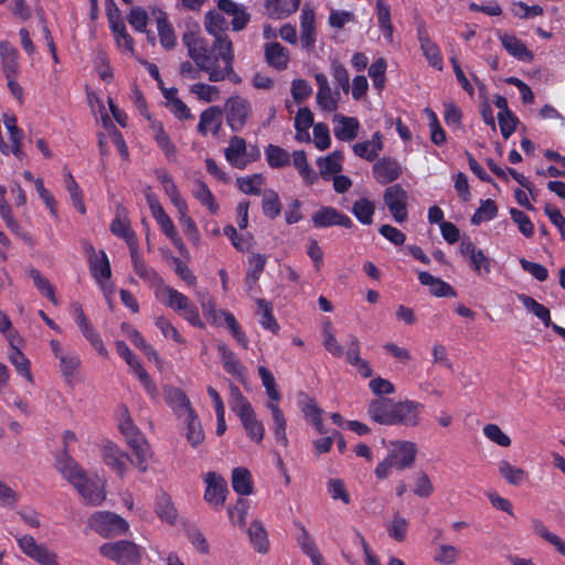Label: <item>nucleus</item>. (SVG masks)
<instances>
[{
  "label": "nucleus",
  "instance_id": "nucleus-26",
  "mask_svg": "<svg viewBox=\"0 0 565 565\" xmlns=\"http://www.w3.org/2000/svg\"><path fill=\"white\" fill-rule=\"evenodd\" d=\"M460 253L469 260V265L478 274L489 271L490 262L488 257L483 254L481 249H478L471 241H461Z\"/></svg>",
  "mask_w": 565,
  "mask_h": 565
},
{
  "label": "nucleus",
  "instance_id": "nucleus-41",
  "mask_svg": "<svg viewBox=\"0 0 565 565\" xmlns=\"http://www.w3.org/2000/svg\"><path fill=\"white\" fill-rule=\"evenodd\" d=\"M89 264L92 274L96 279H108L110 277V265L104 250H95L90 247Z\"/></svg>",
  "mask_w": 565,
  "mask_h": 565
},
{
  "label": "nucleus",
  "instance_id": "nucleus-24",
  "mask_svg": "<svg viewBox=\"0 0 565 565\" xmlns=\"http://www.w3.org/2000/svg\"><path fill=\"white\" fill-rule=\"evenodd\" d=\"M417 38L419 41L420 50L426 57L428 64L434 68L441 71L444 67L443 57L438 45L429 38L428 31L424 25L417 29Z\"/></svg>",
  "mask_w": 565,
  "mask_h": 565
},
{
  "label": "nucleus",
  "instance_id": "nucleus-23",
  "mask_svg": "<svg viewBox=\"0 0 565 565\" xmlns=\"http://www.w3.org/2000/svg\"><path fill=\"white\" fill-rule=\"evenodd\" d=\"M396 402L388 398L374 399L370 403V417L381 425H394Z\"/></svg>",
  "mask_w": 565,
  "mask_h": 565
},
{
  "label": "nucleus",
  "instance_id": "nucleus-39",
  "mask_svg": "<svg viewBox=\"0 0 565 565\" xmlns=\"http://www.w3.org/2000/svg\"><path fill=\"white\" fill-rule=\"evenodd\" d=\"M279 401L280 399H269L267 407L270 411L274 420V434L276 441L284 447H287L288 438L286 434V419L281 409L279 408Z\"/></svg>",
  "mask_w": 565,
  "mask_h": 565
},
{
  "label": "nucleus",
  "instance_id": "nucleus-34",
  "mask_svg": "<svg viewBox=\"0 0 565 565\" xmlns=\"http://www.w3.org/2000/svg\"><path fill=\"white\" fill-rule=\"evenodd\" d=\"M0 56L2 71L6 77H18L20 65L18 63L19 53L8 42L0 43Z\"/></svg>",
  "mask_w": 565,
  "mask_h": 565
},
{
  "label": "nucleus",
  "instance_id": "nucleus-55",
  "mask_svg": "<svg viewBox=\"0 0 565 565\" xmlns=\"http://www.w3.org/2000/svg\"><path fill=\"white\" fill-rule=\"evenodd\" d=\"M64 184H65L66 191L68 192V194L73 201L74 207L81 214H85L86 207H85V203L83 200L82 190L70 171H66L64 173Z\"/></svg>",
  "mask_w": 565,
  "mask_h": 565
},
{
  "label": "nucleus",
  "instance_id": "nucleus-50",
  "mask_svg": "<svg viewBox=\"0 0 565 565\" xmlns=\"http://www.w3.org/2000/svg\"><path fill=\"white\" fill-rule=\"evenodd\" d=\"M129 446L132 448L134 455L136 456V461H132V463H135L140 471L145 472L147 470V462L151 457L148 443L143 436H137L130 439Z\"/></svg>",
  "mask_w": 565,
  "mask_h": 565
},
{
  "label": "nucleus",
  "instance_id": "nucleus-25",
  "mask_svg": "<svg viewBox=\"0 0 565 565\" xmlns=\"http://www.w3.org/2000/svg\"><path fill=\"white\" fill-rule=\"evenodd\" d=\"M103 461L114 472L124 476L126 471V462L129 459L127 454L121 451L115 444L107 441L100 448Z\"/></svg>",
  "mask_w": 565,
  "mask_h": 565
},
{
  "label": "nucleus",
  "instance_id": "nucleus-40",
  "mask_svg": "<svg viewBox=\"0 0 565 565\" xmlns=\"http://www.w3.org/2000/svg\"><path fill=\"white\" fill-rule=\"evenodd\" d=\"M499 39L502 46L513 57L524 62H529L533 58L532 52L527 50L525 44L514 35L501 34Z\"/></svg>",
  "mask_w": 565,
  "mask_h": 565
},
{
  "label": "nucleus",
  "instance_id": "nucleus-4",
  "mask_svg": "<svg viewBox=\"0 0 565 565\" xmlns=\"http://www.w3.org/2000/svg\"><path fill=\"white\" fill-rule=\"evenodd\" d=\"M204 26L206 32L214 36L213 52H218L221 61H226L227 64H230V61H234L233 44L225 33L228 22L224 15L217 11L207 12L204 19Z\"/></svg>",
  "mask_w": 565,
  "mask_h": 565
},
{
  "label": "nucleus",
  "instance_id": "nucleus-31",
  "mask_svg": "<svg viewBox=\"0 0 565 565\" xmlns=\"http://www.w3.org/2000/svg\"><path fill=\"white\" fill-rule=\"evenodd\" d=\"M222 126V110L217 106H212L200 115V121L198 125V130L202 135H207L211 132L212 135H217Z\"/></svg>",
  "mask_w": 565,
  "mask_h": 565
},
{
  "label": "nucleus",
  "instance_id": "nucleus-32",
  "mask_svg": "<svg viewBox=\"0 0 565 565\" xmlns=\"http://www.w3.org/2000/svg\"><path fill=\"white\" fill-rule=\"evenodd\" d=\"M217 351L221 355V361L224 370L237 377L238 380H243L245 376V367L241 363L239 359L236 354L227 348L225 343H217Z\"/></svg>",
  "mask_w": 565,
  "mask_h": 565
},
{
  "label": "nucleus",
  "instance_id": "nucleus-13",
  "mask_svg": "<svg viewBox=\"0 0 565 565\" xmlns=\"http://www.w3.org/2000/svg\"><path fill=\"white\" fill-rule=\"evenodd\" d=\"M203 313L206 316H211L214 320L217 319L218 316L224 317V322L226 327L230 329L232 335L235 340L244 348H248V339L244 331L242 330L239 323L236 318L227 311H217L215 308V303L212 299H203L202 302Z\"/></svg>",
  "mask_w": 565,
  "mask_h": 565
},
{
  "label": "nucleus",
  "instance_id": "nucleus-28",
  "mask_svg": "<svg viewBox=\"0 0 565 565\" xmlns=\"http://www.w3.org/2000/svg\"><path fill=\"white\" fill-rule=\"evenodd\" d=\"M347 347H348V350L345 353L347 361L351 365L355 366L358 369L359 373L363 377H370L372 375V369L367 361H364L360 358V341H359V339L355 335L350 334L347 339Z\"/></svg>",
  "mask_w": 565,
  "mask_h": 565
},
{
  "label": "nucleus",
  "instance_id": "nucleus-57",
  "mask_svg": "<svg viewBox=\"0 0 565 565\" xmlns=\"http://www.w3.org/2000/svg\"><path fill=\"white\" fill-rule=\"evenodd\" d=\"M265 178L262 173L237 178V188L245 194L259 195Z\"/></svg>",
  "mask_w": 565,
  "mask_h": 565
},
{
  "label": "nucleus",
  "instance_id": "nucleus-20",
  "mask_svg": "<svg viewBox=\"0 0 565 565\" xmlns=\"http://www.w3.org/2000/svg\"><path fill=\"white\" fill-rule=\"evenodd\" d=\"M372 171L374 179L379 183L387 184L397 180L402 174L403 169L396 159L384 157L373 166Z\"/></svg>",
  "mask_w": 565,
  "mask_h": 565
},
{
  "label": "nucleus",
  "instance_id": "nucleus-1",
  "mask_svg": "<svg viewBox=\"0 0 565 565\" xmlns=\"http://www.w3.org/2000/svg\"><path fill=\"white\" fill-rule=\"evenodd\" d=\"M183 44L188 47L189 56L193 60L195 65L209 74L211 82H220L226 78L232 73V62L227 64L222 61L223 65H218L217 61L221 60L218 52H215L214 58L211 57L207 41L192 31H188L182 36Z\"/></svg>",
  "mask_w": 565,
  "mask_h": 565
},
{
  "label": "nucleus",
  "instance_id": "nucleus-37",
  "mask_svg": "<svg viewBox=\"0 0 565 565\" xmlns=\"http://www.w3.org/2000/svg\"><path fill=\"white\" fill-rule=\"evenodd\" d=\"M173 206L178 211V220L181 226L183 227L185 236L195 245H198L200 243V233L195 222L189 215L188 203L184 200L179 202L178 204H174Z\"/></svg>",
  "mask_w": 565,
  "mask_h": 565
},
{
  "label": "nucleus",
  "instance_id": "nucleus-42",
  "mask_svg": "<svg viewBox=\"0 0 565 565\" xmlns=\"http://www.w3.org/2000/svg\"><path fill=\"white\" fill-rule=\"evenodd\" d=\"M533 532L555 547V550L565 557V540L561 539L555 533H552L547 526L539 519L531 521Z\"/></svg>",
  "mask_w": 565,
  "mask_h": 565
},
{
  "label": "nucleus",
  "instance_id": "nucleus-64",
  "mask_svg": "<svg viewBox=\"0 0 565 565\" xmlns=\"http://www.w3.org/2000/svg\"><path fill=\"white\" fill-rule=\"evenodd\" d=\"M331 75L338 87L344 93L350 92V76L348 70L339 61L333 60L330 65Z\"/></svg>",
  "mask_w": 565,
  "mask_h": 565
},
{
  "label": "nucleus",
  "instance_id": "nucleus-15",
  "mask_svg": "<svg viewBox=\"0 0 565 565\" xmlns=\"http://www.w3.org/2000/svg\"><path fill=\"white\" fill-rule=\"evenodd\" d=\"M116 350L117 353L125 359L127 364L135 371L136 375L142 383L143 387L153 396L157 393V387L154 383L151 381L147 371L142 367L137 356L131 352L129 347L121 340L116 341Z\"/></svg>",
  "mask_w": 565,
  "mask_h": 565
},
{
  "label": "nucleus",
  "instance_id": "nucleus-6",
  "mask_svg": "<svg viewBox=\"0 0 565 565\" xmlns=\"http://www.w3.org/2000/svg\"><path fill=\"white\" fill-rule=\"evenodd\" d=\"M145 198L152 217L158 223L161 232L171 241V243L179 249L184 248L183 241L179 235L171 217L164 212L157 195L150 188L145 189Z\"/></svg>",
  "mask_w": 565,
  "mask_h": 565
},
{
  "label": "nucleus",
  "instance_id": "nucleus-45",
  "mask_svg": "<svg viewBox=\"0 0 565 565\" xmlns=\"http://www.w3.org/2000/svg\"><path fill=\"white\" fill-rule=\"evenodd\" d=\"M299 527V534L297 536V542L300 545L302 552L308 555L313 563V565H320L321 561H323L322 555L319 553L313 539L310 536L309 532L302 524H297Z\"/></svg>",
  "mask_w": 565,
  "mask_h": 565
},
{
  "label": "nucleus",
  "instance_id": "nucleus-12",
  "mask_svg": "<svg viewBox=\"0 0 565 565\" xmlns=\"http://www.w3.org/2000/svg\"><path fill=\"white\" fill-rule=\"evenodd\" d=\"M227 162L237 169H245L256 159V154L249 153L244 138L234 136L230 139L228 146L224 149Z\"/></svg>",
  "mask_w": 565,
  "mask_h": 565
},
{
  "label": "nucleus",
  "instance_id": "nucleus-21",
  "mask_svg": "<svg viewBox=\"0 0 565 565\" xmlns=\"http://www.w3.org/2000/svg\"><path fill=\"white\" fill-rule=\"evenodd\" d=\"M423 404L414 401L396 402L394 425L415 427L419 424Z\"/></svg>",
  "mask_w": 565,
  "mask_h": 565
},
{
  "label": "nucleus",
  "instance_id": "nucleus-38",
  "mask_svg": "<svg viewBox=\"0 0 565 565\" xmlns=\"http://www.w3.org/2000/svg\"><path fill=\"white\" fill-rule=\"evenodd\" d=\"M236 415L239 417L248 437L256 443H260L264 438V426L257 419L253 407Z\"/></svg>",
  "mask_w": 565,
  "mask_h": 565
},
{
  "label": "nucleus",
  "instance_id": "nucleus-5",
  "mask_svg": "<svg viewBox=\"0 0 565 565\" xmlns=\"http://www.w3.org/2000/svg\"><path fill=\"white\" fill-rule=\"evenodd\" d=\"M102 556L118 565H137L141 559L140 547L131 541H116L99 546Z\"/></svg>",
  "mask_w": 565,
  "mask_h": 565
},
{
  "label": "nucleus",
  "instance_id": "nucleus-46",
  "mask_svg": "<svg viewBox=\"0 0 565 565\" xmlns=\"http://www.w3.org/2000/svg\"><path fill=\"white\" fill-rule=\"evenodd\" d=\"M498 469L500 476L511 486H521L529 477L524 469L512 466L508 460L499 461Z\"/></svg>",
  "mask_w": 565,
  "mask_h": 565
},
{
  "label": "nucleus",
  "instance_id": "nucleus-16",
  "mask_svg": "<svg viewBox=\"0 0 565 565\" xmlns=\"http://www.w3.org/2000/svg\"><path fill=\"white\" fill-rule=\"evenodd\" d=\"M299 20L301 45L307 51H310L317 41V23L316 11L309 3H305L302 7Z\"/></svg>",
  "mask_w": 565,
  "mask_h": 565
},
{
  "label": "nucleus",
  "instance_id": "nucleus-22",
  "mask_svg": "<svg viewBox=\"0 0 565 565\" xmlns=\"http://www.w3.org/2000/svg\"><path fill=\"white\" fill-rule=\"evenodd\" d=\"M334 137L344 142L354 140L360 130V122L355 117L337 114L333 116Z\"/></svg>",
  "mask_w": 565,
  "mask_h": 565
},
{
  "label": "nucleus",
  "instance_id": "nucleus-47",
  "mask_svg": "<svg viewBox=\"0 0 565 565\" xmlns=\"http://www.w3.org/2000/svg\"><path fill=\"white\" fill-rule=\"evenodd\" d=\"M518 299L522 302L524 309L529 313H532L537 319H540L545 327L551 326V313L547 307L524 294L518 295Z\"/></svg>",
  "mask_w": 565,
  "mask_h": 565
},
{
  "label": "nucleus",
  "instance_id": "nucleus-7",
  "mask_svg": "<svg viewBox=\"0 0 565 565\" xmlns=\"http://www.w3.org/2000/svg\"><path fill=\"white\" fill-rule=\"evenodd\" d=\"M225 120L232 131H241L252 118L253 108L250 102L241 96L233 95L224 104Z\"/></svg>",
  "mask_w": 565,
  "mask_h": 565
},
{
  "label": "nucleus",
  "instance_id": "nucleus-17",
  "mask_svg": "<svg viewBox=\"0 0 565 565\" xmlns=\"http://www.w3.org/2000/svg\"><path fill=\"white\" fill-rule=\"evenodd\" d=\"M204 481L206 483L204 500L215 509H221L225 503L227 492L225 479L215 472H207Z\"/></svg>",
  "mask_w": 565,
  "mask_h": 565
},
{
  "label": "nucleus",
  "instance_id": "nucleus-9",
  "mask_svg": "<svg viewBox=\"0 0 565 565\" xmlns=\"http://www.w3.org/2000/svg\"><path fill=\"white\" fill-rule=\"evenodd\" d=\"M88 524L96 533L105 537L122 535L129 529L125 519L108 511L95 512L88 519Z\"/></svg>",
  "mask_w": 565,
  "mask_h": 565
},
{
  "label": "nucleus",
  "instance_id": "nucleus-56",
  "mask_svg": "<svg viewBox=\"0 0 565 565\" xmlns=\"http://www.w3.org/2000/svg\"><path fill=\"white\" fill-rule=\"evenodd\" d=\"M265 156L268 166L274 169L284 168L290 162V154L276 145H268L265 149Z\"/></svg>",
  "mask_w": 565,
  "mask_h": 565
},
{
  "label": "nucleus",
  "instance_id": "nucleus-52",
  "mask_svg": "<svg viewBox=\"0 0 565 565\" xmlns=\"http://www.w3.org/2000/svg\"><path fill=\"white\" fill-rule=\"evenodd\" d=\"M249 541L258 553H267L269 542L267 532L260 521H253L248 527Z\"/></svg>",
  "mask_w": 565,
  "mask_h": 565
},
{
  "label": "nucleus",
  "instance_id": "nucleus-53",
  "mask_svg": "<svg viewBox=\"0 0 565 565\" xmlns=\"http://www.w3.org/2000/svg\"><path fill=\"white\" fill-rule=\"evenodd\" d=\"M343 156L340 151H333L326 158L318 159L317 163L320 169V173L324 179L340 172L342 170Z\"/></svg>",
  "mask_w": 565,
  "mask_h": 565
},
{
  "label": "nucleus",
  "instance_id": "nucleus-59",
  "mask_svg": "<svg viewBox=\"0 0 565 565\" xmlns=\"http://www.w3.org/2000/svg\"><path fill=\"white\" fill-rule=\"evenodd\" d=\"M266 57L268 63L278 70L285 68L289 60L286 49L279 43H271L267 45Z\"/></svg>",
  "mask_w": 565,
  "mask_h": 565
},
{
  "label": "nucleus",
  "instance_id": "nucleus-10",
  "mask_svg": "<svg viewBox=\"0 0 565 565\" xmlns=\"http://www.w3.org/2000/svg\"><path fill=\"white\" fill-rule=\"evenodd\" d=\"M17 543L24 555L40 565H61L57 554L49 550L44 544L38 543L31 535H17Z\"/></svg>",
  "mask_w": 565,
  "mask_h": 565
},
{
  "label": "nucleus",
  "instance_id": "nucleus-27",
  "mask_svg": "<svg viewBox=\"0 0 565 565\" xmlns=\"http://www.w3.org/2000/svg\"><path fill=\"white\" fill-rule=\"evenodd\" d=\"M57 470L74 487L87 476L79 465L66 452L56 462Z\"/></svg>",
  "mask_w": 565,
  "mask_h": 565
},
{
  "label": "nucleus",
  "instance_id": "nucleus-62",
  "mask_svg": "<svg viewBox=\"0 0 565 565\" xmlns=\"http://www.w3.org/2000/svg\"><path fill=\"white\" fill-rule=\"evenodd\" d=\"M316 100L322 110L332 113L338 109L339 93L332 92L331 87L328 86L317 90Z\"/></svg>",
  "mask_w": 565,
  "mask_h": 565
},
{
  "label": "nucleus",
  "instance_id": "nucleus-49",
  "mask_svg": "<svg viewBox=\"0 0 565 565\" xmlns=\"http://www.w3.org/2000/svg\"><path fill=\"white\" fill-rule=\"evenodd\" d=\"M185 423V437L192 447H198L204 440V431L201 425V422L195 414L189 413V415L184 416Z\"/></svg>",
  "mask_w": 565,
  "mask_h": 565
},
{
  "label": "nucleus",
  "instance_id": "nucleus-19",
  "mask_svg": "<svg viewBox=\"0 0 565 565\" xmlns=\"http://www.w3.org/2000/svg\"><path fill=\"white\" fill-rule=\"evenodd\" d=\"M75 488L84 500L92 505H99L106 499L104 482L97 477L86 476Z\"/></svg>",
  "mask_w": 565,
  "mask_h": 565
},
{
  "label": "nucleus",
  "instance_id": "nucleus-61",
  "mask_svg": "<svg viewBox=\"0 0 565 565\" xmlns=\"http://www.w3.org/2000/svg\"><path fill=\"white\" fill-rule=\"evenodd\" d=\"M191 94H193L199 100L204 103H213L220 99V89L210 84L195 83L190 87Z\"/></svg>",
  "mask_w": 565,
  "mask_h": 565
},
{
  "label": "nucleus",
  "instance_id": "nucleus-44",
  "mask_svg": "<svg viewBox=\"0 0 565 565\" xmlns=\"http://www.w3.org/2000/svg\"><path fill=\"white\" fill-rule=\"evenodd\" d=\"M177 89L170 88L163 92L169 110L180 120L192 119L190 108L177 96Z\"/></svg>",
  "mask_w": 565,
  "mask_h": 565
},
{
  "label": "nucleus",
  "instance_id": "nucleus-58",
  "mask_svg": "<svg viewBox=\"0 0 565 565\" xmlns=\"http://www.w3.org/2000/svg\"><path fill=\"white\" fill-rule=\"evenodd\" d=\"M292 162L307 184H313L316 182L317 174L308 164L305 151H295L292 153Z\"/></svg>",
  "mask_w": 565,
  "mask_h": 565
},
{
  "label": "nucleus",
  "instance_id": "nucleus-43",
  "mask_svg": "<svg viewBox=\"0 0 565 565\" xmlns=\"http://www.w3.org/2000/svg\"><path fill=\"white\" fill-rule=\"evenodd\" d=\"M158 34L160 39V44L167 49H173L177 43V39L174 35V31L170 22L168 21L167 14L163 11H158V15L156 17Z\"/></svg>",
  "mask_w": 565,
  "mask_h": 565
},
{
  "label": "nucleus",
  "instance_id": "nucleus-60",
  "mask_svg": "<svg viewBox=\"0 0 565 565\" xmlns=\"http://www.w3.org/2000/svg\"><path fill=\"white\" fill-rule=\"evenodd\" d=\"M323 335V345L326 350L331 353L335 358H342L347 352H344L343 347L338 342L333 334L332 323L327 321L323 323L322 329Z\"/></svg>",
  "mask_w": 565,
  "mask_h": 565
},
{
  "label": "nucleus",
  "instance_id": "nucleus-3",
  "mask_svg": "<svg viewBox=\"0 0 565 565\" xmlns=\"http://www.w3.org/2000/svg\"><path fill=\"white\" fill-rule=\"evenodd\" d=\"M417 446L408 440L391 441L390 450L386 458L381 461L375 468V476L379 479H386L393 468L404 470L411 468L416 458Z\"/></svg>",
  "mask_w": 565,
  "mask_h": 565
},
{
  "label": "nucleus",
  "instance_id": "nucleus-35",
  "mask_svg": "<svg viewBox=\"0 0 565 565\" xmlns=\"http://www.w3.org/2000/svg\"><path fill=\"white\" fill-rule=\"evenodd\" d=\"M256 309L255 315L259 317V323L265 329L270 331L274 334H277L279 331V324L276 318L273 315V305L263 298L255 299Z\"/></svg>",
  "mask_w": 565,
  "mask_h": 565
},
{
  "label": "nucleus",
  "instance_id": "nucleus-54",
  "mask_svg": "<svg viewBox=\"0 0 565 565\" xmlns=\"http://www.w3.org/2000/svg\"><path fill=\"white\" fill-rule=\"evenodd\" d=\"M156 177H157L158 181L161 183V185L164 190V193L170 199V201L173 205L178 204L181 201H184V199L180 194L179 189L175 185L171 174L167 170H164V169L157 170Z\"/></svg>",
  "mask_w": 565,
  "mask_h": 565
},
{
  "label": "nucleus",
  "instance_id": "nucleus-8",
  "mask_svg": "<svg viewBox=\"0 0 565 565\" xmlns=\"http://www.w3.org/2000/svg\"><path fill=\"white\" fill-rule=\"evenodd\" d=\"M154 294L158 300L168 307L180 311L184 319H186L191 324H200V317L196 308L184 295L180 294L175 289L164 286L158 287Z\"/></svg>",
  "mask_w": 565,
  "mask_h": 565
},
{
  "label": "nucleus",
  "instance_id": "nucleus-48",
  "mask_svg": "<svg viewBox=\"0 0 565 565\" xmlns=\"http://www.w3.org/2000/svg\"><path fill=\"white\" fill-rule=\"evenodd\" d=\"M232 487L241 495L252 494L253 481L250 472L243 467L234 468L232 472Z\"/></svg>",
  "mask_w": 565,
  "mask_h": 565
},
{
  "label": "nucleus",
  "instance_id": "nucleus-18",
  "mask_svg": "<svg viewBox=\"0 0 565 565\" xmlns=\"http://www.w3.org/2000/svg\"><path fill=\"white\" fill-rule=\"evenodd\" d=\"M315 227H329L340 225L343 227H351V218L331 206H323L315 212L311 216Z\"/></svg>",
  "mask_w": 565,
  "mask_h": 565
},
{
  "label": "nucleus",
  "instance_id": "nucleus-30",
  "mask_svg": "<svg viewBox=\"0 0 565 565\" xmlns=\"http://www.w3.org/2000/svg\"><path fill=\"white\" fill-rule=\"evenodd\" d=\"M383 150V136L380 131H376L370 140L356 142L353 146V152L358 157L367 161H373L379 157Z\"/></svg>",
  "mask_w": 565,
  "mask_h": 565
},
{
  "label": "nucleus",
  "instance_id": "nucleus-36",
  "mask_svg": "<svg viewBox=\"0 0 565 565\" xmlns=\"http://www.w3.org/2000/svg\"><path fill=\"white\" fill-rule=\"evenodd\" d=\"M164 393L168 404L179 417H184L189 415V413L194 412L189 398L180 388L168 387Z\"/></svg>",
  "mask_w": 565,
  "mask_h": 565
},
{
  "label": "nucleus",
  "instance_id": "nucleus-29",
  "mask_svg": "<svg viewBox=\"0 0 565 565\" xmlns=\"http://www.w3.org/2000/svg\"><path fill=\"white\" fill-rule=\"evenodd\" d=\"M217 7L222 12L232 17L234 31L243 30L249 21V14L245 11V8L232 0H218Z\"/></svg>",
  "mask_w": 565,
  "mask_h": 565
},
{
  "label": "nucleus",
  "instance_id": "nucleus-2",
  "mask_svg": "<svg viewBox=\"0 0 565 565\" xmlns=\"http://www.w3.org/2000/svg\"><path fill=\"white\" fill-rule=\"evenodd\" d=\"M110 232L122 238L129 247L134 268L140 279L152 280L154 273L147 267L138 252V239L130 227V222L125 210H119L110 224Z\"/></svg>",
  "mask_w": 565,
  "mask_h": 565
},
{
  "label": "nucleus",
  "instance_id": "nucleus-11",
  "mask_svg": "<svg viewBox=\"0 0 565 565\" xmlns=\"http://www.w3.org/2000/svg\"><path fill=\"white\" fill-rule=\"evenodd\" d=\"M383 199L395 222L403 223L407 220L408 195L399 184L388 186Z\"/></svg>",
  "mask_w": 565,
  "mask_h": 565
},
{
  "label": "nucleus",
  "instance_id": "nucleus-33",
  "mask_svg": "<svg viewBox=\"0 0 565 565\" xmlns=\"http://www.w3.org/2000/svg\"><path fill=\"white\" fill-rule=\"evenodd\" d=\"M150 131L158 147L164 153L166 158L169 161H174L177 156V148L171 141L169 135L166 132L163 125L160 121H151Z\"/></svg>",
  "mask_w": 565,
  "mask_h": 565
},
{
  "label": "nucleus",
  "instance_id": "nucleus-14",
  "mask_svg": "<svg viewBox=\"0 0 565 565\" xmlns=\"http://www.w3.org/2000/svg\"><path fill=\"white\" fill-rule=\"evenodd\" d=\"M71 310L74 316L76 324L81 329L86 340L100 355L107 356V350L103 343V340L100 339L99 334L96 332V330L85 316L82 306L78 302H73L71 305Z\"/></svg>",
  "mask_w": 565,
  "mask_h": 565
},
{
  "label": "nucleus",
  "instance_id": "nucleus-63",
  "mask_svg": "<svg viewBox=\"0 0 565 565\" xmlns=\"http://www.w3.org/2000/svg\"><path fill=\"white\" fill-rule=\"evenodd\" d=\"M374 211H375L374 203L367 199L358 200L353 204V207H352V212H353L354 216L362 224H371L372 223Z\"/></svg>",
  "mask_w": 565,
  "mask_h": 565
},
{
  "label": "nucleus",
  "instance_id": "nucleus-51",
  "mask_svg": "<svg viewBox=\"0 0 565 565\" xmlns=\"http://www.w3.org/2000/svg\"><path fill=\"white\" fill-rule=\"evenodd\" d=\"M192 195L205 206L212 214H215L218 210V204L215 198L205 182L196 180L192 189Z\"/></svg>",
  "mask_w": 565,
  "mask_h": 565
}]
</instances>
